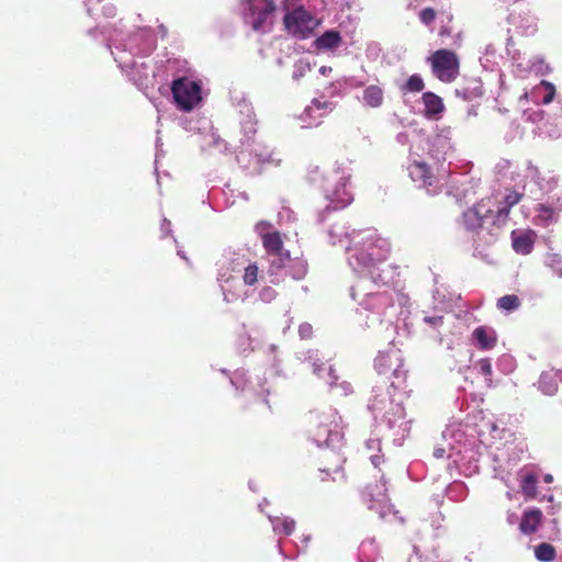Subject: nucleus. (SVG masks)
<instances>
[{
	"label": "nucleus",
	"instance_id": "obj_41",
	"mask_svg": "<svg viewBox=\"0 0 562 562\" xmlns=\"http://www.w3.org/2000/svg\"><path fill=\"white\" fill-rule=\"evenodd\" d=\"M445 449L443 448H438V449H435L434 451V456L437 458V459H440V458H443L445 456Z\"/></svg>",
	"mask_w": 562,
	"mask_h": 562
},
{
	"label": "nucleus",
	"instance_id": "obj_43",
	"mask_svg": "<svg viewBox=\"0 0 562 562\" xmlns=\"http://www.w3.org/2000/svg\"><path fill=\"white\" fill-rule=\"evenodd\" d=\"M540 211L544 213V215L551 216L552 210L543 204L540 205Z\"/></svg>",
	"mask_w": 562,
	"mask_h": 562
},
{
	"label": "nucleus",
	"instance_id": "obj_46",
	"mask_svg": "<svg viewBox=\"0 0 562 562\" xmlns=\"http://www.w3.org/2000/svg\"><path fill=\"white\" fill-rule=\"evenodd\" d=\"M552 481V476L551 475H547L546 476V482H551Z\"/></svg>",
	"mask_w": 562,
	"mask_h": 562
},
{
	"label": "nucleus",
	"instance_id": "obj_25",
	"mask_svg": "<svg viewBox=\"0 0 562 562\" xmlns=\"http://www.w3.org/2000/svg\"><path fill=\"white\" fill-rule=\"evenodd\" d=\"M272 524L273 530L284 536H290L295 529V521L290 517L276 518Z\"/></svg>",
	"mask_w": 562,
	"mask_h": 562
},
{
	"label": "nucleus",
	"instance_id": "obj_30",
	"mask_svg": "<svg viewBox=\"0 0 562 562\" xmlns=\"http://www.w3.org/2000/svg\"><path fill=\"white\" fill-rule=\"evenodd\" d=\"M425 83L420 76L412 75L407 81L405 88L411 92H419L424 89Z\"/></svg>",
	"mask_w": 562,
	"mask_h": 562
},
{
	"label": "nucleus",
	"instance_id": "obj_36",
	"mask_svg": "<svg viewBox=\"0 0 562 562\" xmlns=\"http://www.w3.org/2000/svg\"><path fill=\"white\" fill-rule=\"evenodd\" d=\"M329 105H330V103H328L326 101L322 102V101L315 99L312 101V105L306 109V112L311 113L315 110H324V109H327Z\"/></svg>",
	"mask_w": 562,
	"mask_h": 562
},
{
	"label": "nucleus",
	"instance_id": "obj_26",
	"mask_svg": "<svg viewBox=\"0 0 562 562\" xmlns=\"http://www.w3.org/2000/svg\"><path fill=\"white\" fill-rule=\"evenodd\" d=\"M521 305L519 297L515 294H507L499 297L496 302L498 310L513 312Z\"/></svg>",
	"mask_w": 562,
	"mask_h": 562
},
{
	"label": "nucleus",
	"instance_id": "obj_3",
	"mask_svg": "<svg viewBox=\"0 0 562 562\" xmlns=\"http://www.w3.org/2000/svg\"><path fill=\"white\" fill-rule=\"evenodd\" d=\"M350 177L351 175L347 172L345 168L338 166L337 168L334 169L333 175V179L338 181L336 188L329 191L328 188H326L324 183H322V187L324 188L327 198L334 204V209L346 207L353 201V195L351 191L347 188L350 181ZM307 178L311 182L327 181V178L324 179L319 175V168L317 166H314L308 169Z\"/></svg>",
	"mask_w": 562,
	"mask_h": 562
},
{
	"label": "nucleus",
	"instance_id": "obj_14",
	"mask_svg": "<svg viewBox=\"0 0 562 562\" xmlns=\"http://www.w3.org/2000/svg\"><path fill=\"white\" fill-rule=\"evenodd\" d=\"M536 233L531 229L517 234L516 231L512 232V246L513 249L520 255H529L535 245Z\"/></svg>",
	"mask_w": 562,
	"mask_h": 562
},
{
	"label": "nucleus",
	"instance_id": "obj_34",
	"mask_svg": "<svg viewBox=\"0 0 562 562\" xmlns=\"http://www.w3.org/2000/svg\"><path fill=\"white\" fill-rule=\"evenodd\" d=\"M419 16L424 24L429 25L436 19V11L432 8H426L422 10Z\"/></svg>",
	"mask_w": 562,
	"mask_h": 562
},
{
	"label": "nucleus",
	"instance_id": "obj_4",
	"mask_svg": "<svg viewBox=\"0 0 562 562\" xmlns=\"http://www.w3.org/2000/svg\"><path fill=\"white\" fill-rule=\"evenodd\" d=\"M283 24L290 35L304 40L314 33L321 21L303 7H299L284 15Z\"/></svg>",
	"mask_w": 562,
	"mask_h": 562
},
{
	"label": "nucleus",
	"instance_id": "obj_47",
	"mask_svg": "<svg viewBox=\"0 0 562 562\" xmlns=\"http://www.w3.org/2000/svg\"><path fill=\"white\" fill-rule=\"evenodd\" d=\"M337 380V378H334V381H330V384H335V381Z\"/></svg>",
	"mask_w": 562,
	"mask_h": 562
},
{
	"label": "nucleus",
	"instance_id": "obj_38",
	"mask_svg": "<svg viewBox=\"0 0 562 562\" xmlns=\"http://www.w3.org/2000/svg\"><path fill=\"white\" fill-rule=\"evenodd\" d=\"M407 562H425L417 547H414L413 554L408 558Z\"/></svg>",
	"mask_w": 562,
	"mask_h": 562
},
{
	"label": "nucleus",
	"instance_id": "obj_33",
	"mask_svg": "<svg viewBox=\"0 0 562 562\" xmlns=\"http://www.w3.org/2000/svg\"><path fill=\"white\" fill-rule=\"evenodd\" d=\"M539 87H543L547 91V94L543 97V100H542V103L543 104H549L553 101L554 99V95H555V87L553 83L547 81V80H541L540 81V85Z\"/></svg>",
	"mask_w": 562,
	"mask_h": 562
},
{
	"label": "nucleus",
	"instance_id": "obj_16",
	"mask_svg": "<svg viewBox=\"0 0 562 562\" xmlns=\"http://www.w3.org/2000/svg\"><path fill=\"white\" fill-rule=\"evenodd\" d=\"M372 282L376 285H387L395 277V269L384 262L368 268Z\"/></svg>",
	"mask_w": 562,
	"mask_h": 562
},
{
	"label": "nucleus",
	"instance_id": "obj_24",
	"mask_svg": "<svg viewBox=\"0 0 562 562\" xmlns=\"http://www.w3.org/2000/svg\"><path fill=\"white\" fill-rule=\"evenodd\" d=\"M257 121L254 116L248 115L247 119L241 123V131L244 133V137L240 139V142L244 145H249L257 133Z\"/></svg>",
	"mask_w": 562,
	"mask_h": 562
},
{
	"label": "nucleus",
	"instance_id": "obj_5",
	"mask_svg": "<svg viewBox=\"0 0 562 562\" xmlns=\"http://www.w3.org/2000/svg\"><path fill=\"white\" fill-rule=\"evenodd\" d=\"M434 76L445 83L454 81L460 74V61L458 55L450 49H438L429 57Z\"/></svg>",
	"mask_w": 562,
	"mask_h": 562
},
{
	"label": "nucleus",
	"instance_id": "obj_37",
	"mask_svg": "<svg viewBox=\"0 0 562 562\" xmlns=\"http://www.w3.org/2000/svg\"><path fill=\"white\" fill-rule=\"evenodd\" d=\"M426 323L432 325V326H440L443 324V317L442 316H427L424 319Z\"/></svg>",
	"mask_w": 562,
	"mask_h": 562
},
{
	"label": "nucleus",
	"instance_id": "obj_42",
	"mask_svg": "<svg viewBox=\"0 0 562 562\" xmlns=\"http://www.w3.org/2000/svg\"><path fill=\"white\" fill-rule=\"evenodd\" d=\"M301 333H302L303 337H307L311 333V326H308V325L302 326Z\"/></svg>",
	"mask_w": 562,
	"mask_h": 562
},
{
	"label": "nucleus",
	"instance_id": "obj_15",
	"mask_svg": "<svg viewBox=\"0 0 562 562\" xmlns=\"http://www.w3.org/2000/svg\"><path fill=\"white\" fill-rule=\"evenodd\" d=\"M542 518L543 515L539 508H530L525 510L519 524V530L524 535L535 533L538 530V527L540 526Z\"/></svg>",
	"mask_w": 562,
	"mask_h": 562
},
{
	"label": "nucleus",
	"instance_id": "obj_13",
	"mask_svg": "<svg viewBox=\"0 0 562 562\" xmlns=\"http://www.w3.org/2000/svg\"><path fill=\"white\" fill-rule=\"evenodd\" d=\"M472 337L480 350H491L497 344V334L494 328L488 326L476 327L472 333Z\"/></svg>",
	"mask_w": 562,
	"mask_h": 562
},
{
	"label": "nucleus",
	"instance_id": "obj_17",
	"mask_svg": "<svg viewBox=\"0 0 562 562\" xmlns=\"http://www.w3.org/2000/svg\"><path fill=\"white\" fill-rule=\"evenodd\" d=\"M425 110L424 114L429 119H437L445 110L442 99L434 92H425L422 97Z\"/></svg>",
	"mask_w": 562,
	"mask_h": 562
},
{
	"label": "nucleus",
	"instance_id": "obj_28",
	"mask_svg": "<svg viewBox=\"0 0 562 562\" xmlns=\"http://www.w3.org/2000/svg\"><path fill=\"white\" fill-rule=\"evenodd\" d=\"M259 268L256 262H246L244 267L243 280L246 285H254L258 281Z\"/></svg>",
	"mask_w": 562,
	"mask_h": 562
},
{
	"label": "nucleus",
	"instance_id": "obj_7",
	"mask_svg": "<svg viewBox=\"0 0 562 562\" xmlns=\"http://www.w3.org/2000/svg\"><path fill=\"white\" fill-rule=\"evenodd\" d=\"M350 295L360 305L371 311H384L393 305L392 295L387 292H367L366 279H360L350 288Z\"/></svg>",
	"mask_w": 562,
	"mask_h": 562
},
{
	"label": "nucleus",
	"instance_id": "obj_1",
	"mask_svg": "<svg viewBox=\"0 0 562 562\" xmlns=\"http://www.w3.org/2000/svg\"><path fill=\"white\" fill-rule=\"evenodd\" d=\"M312 437L317 446H333L342 439L341 417L337 411L316 413L312 418Z\"/></svg>",
	"mask_w": 562,
	"mask_h": 562
},
{
	"label": "nucleus",
	"instance_id": "obj_9",
	"mask_svg": "<svg viewBox=\"0 0 562 562\" xmlns=\"http://www.w3.org/2000/svg\"><path fill=\"white\" fill-rule=\"evenodd\" d=\"M374 367L379 374L386 375L390 379L391 385L398 387L401 382L406 379V370L400 359L390 353H379L374 360Z\"/></svg>",
	"mask_w": 562,
	"mask_h": 562
},
{
	"label": "nucleus",
	"instance_id": "obj_2",
	"mask_svg": "<svg viewBox=\"0 0 562 562\" xmlns=\"http://www.w3.org/2000/svg\"><path fill=\"white\" fill-rule=\"evenodd\" d=\"M463 225L470 232L487 228H502L503 224L496 221L495 202L492 198H483L463 212Z\"/></svg>",
	"mask_w": 562,
	"mask_h": 562
},
{
	"label": "nucleus",
	"instance_id": "obj_12",
	"mask_svg": "<svg viewBox=\"0 0 562 562\" xmlns=\"http://www.w3.org/2000/svg\"><path fill=\"white\" fill-rule=\"evenodd\" d=\"M274 11L273 2H266L263 8L249 7L245 12L246 23H250L255 31H266L269 15Z\"/></svg>",
	"mask_w": 562,
	"mask_h": 562
},
{
	"label": "nucleus",
	"instance_id": "obj_18",
	"mask_svg": "<svg viewBox=\"0 0 562 562\" xmlns=\"http://www.w3.org/2000/svg\"><path fill=\"white\" fill-rule=\"evenodd\" d=\"M521 198L522 194L518 193L517 191H510L509 193H507L504 198L503 205L495 207L496 221L498 223H502L504 226L508 220L510 209L518 204Z\"/></svg>",
	"mask_w": 562,
	"mask_h": 562
},
{
	"label": "nucleus",
	"instance_id": "obj_40",
	"mask_svg": "<svg viewBox=\"0 0 562 562\" xmlns=\"http://www.w3.org/2000/svg\"><path fill=\"white\" fill-rule=\"evenodd\" d=\"M439 35L440 36H450L451 35V30L448 26L442 25L440 31H439Z\"/></svg>",
	"mask_w": 562,
	"mask_h": 562
},
{
	"label": "nucleus",
	"instance_id": "obj_11",
	"mask_svg": "<svg viewBox=\"0 0 562 562\" xmlns=\"http://www.w3.org/2000/svg\"><path fill=\"white\" fill-rule=\"evenodd\" d=\"M408 172L414 182H419L429 193L435 192L432 188L436 187L437 179L425 162L413 161L408 166Z\"/></svg>",
	"mask_w": 562,
	"mask_h": 562
},
{
	"label": "nucleus",
	"instance_id": "obj_8",
	"mask_svg": "<svg viewBox=\"0 0 562 562\" xmlns=\"http://www.w3.org/2000/svg\"><path fill=\"white\" fill-rule=\"evenodd\" d=\"M171 92L177 106L186 112L191 111L201 100V88L199 83L188 78L173 80Z\"/></svg>",
	"mask_w": 562,
	"mask_h": 562
},
{
	"label": "nucleus",
	"instance_id": "obj_10",
	"mask_svg": "<svg viewBox=\"0 0 562 562\" xmlns=\"http://www.w3.org/2000/svg\"><path fill=\"white\" fill-rule=\"evenodd\" d=\"M362 497L370 509H382L390 503L385 482L369 484L362 492Z\"/></svg>",
	"mask_w": 562,
	"mask_h": 562
},
{
	"label": "nucleus",
	"instance_id": "obj_31",
	"mask_svg": "<svg viewBox=\"0 0 562 562\" xmlns=\"http://www.w3.org/2000/svg\"><path fill=\"white\" fill-rule=\"evenodd\" d=\"M477 368H479V372L484 375L486 378V380L488 381V384H491L492 382V363H491V360L487 359V358H484V359H480L476 363Z\"/></svg>",
	"mask_w": 562,
	"mask_h": 562
},
{
	"label": "nucleus",
	"instance_id": "obj_27",
	"mask_svg": "<svg viewBox=\"0 0 562 562\" xmlns=\"http://www.w3.org/2000/svg\"><path fill=\"white\" fill-rule=\"evenodd\" d=\"M537 476L532 473H529L524 476L520 487L525 496L527 497H536L537 494Z\"/></svg>",
	"mask_w": 562,
	"mask_h": 562
},
{
	"label": "nucleus",
	"instance_id": "obj_19",
	"mask_svg": "<svg viewBox=\"0 0 562 562\" xmlns=\"http://www.w3.org/2000/svg\"><path fill=\"white\" fill-rule=\"evenodd\" d=\"M263 249L268 256L284 251L283 239L279 232H269L261 235Z\"/></svg>",
	"mask_w": 562,
	"mask_h": 562
},
{
	"label": "nucleus",
	"instance_id": "obj_20",
	"mask_svg": "<svg viewBox=\"0 0 562 562\" xmlns=\"http://www.w3.org/2000/svg\"><path fill=\"white\" fill-rule=\"evenodd\" d=\"M341 44V36L338 31L329 30L314 41L317 49H335Z\"/></svg>",
	"mask_w": 562,
	"mask_h": 562
},
{
	"label": "nucleus",
	"instance_id": "obj_29",
	"mask_svg": "<svg viewBox=\"0 0 562 562\" xmlns=\"http://www.w3.org/2000/svg\"><path fill=\"white\" fill-rule=\"evenodd\" d=\"M306 272V263L302 259H294L289 262V273L294 280H301Z\"/></svg>",
	"mask_w": 562,
	"mask_h": 562
},
{
	"label": "nucleus",
	"instance_id": "obj_21",
	"mask_svg": "<svg viewBox=\"0 0 562 562\" xmlns=\"http://www.w3.org/2000/svg\"><path fill=\"white\" fill-rule=\"evenodd\" d=\"M268 273L269 276H278L279 272L284 269L291 261V255L289 250L281 251L270 256Z\"/></svg>",
	"mask_w": 562,
	"mask_h": 562
},
{
	"label": "nucleus",
	"instance_id": "obj_35",
	"mask_svg": "<svg viewBox=\"0 0 562 562\" xmlns=\"http://www.w3.org/2000/svg\"><path fill=\"white\" fill-rule=\"evenodd\" d=\"M246 262H248V259H246L244 256L233 259L231 261V270L233 272H239L241 268L244 269Z\"/></svg>",
	"mask_w": 562,
	"mask_h": 562
},
{
	"label": "nucleus",
	"instance_id": "obj_45",
	"mask_svg": "<svg viewBox=\"0 0 562 562\" xmlns=\"http://www.w3.org/2000/svg\"><path fill=\"white\" fill-rule=\"evenodd\" d=\"M442 16L446 18L447 22H451L452 21V14L451 13H442Z\"/></svg>",
	"mask_w": 562,
	"mask_h": 562
},
{
	"label": "nucleus",
	"instance_id": "obj_44",
	"mask_svg": "<svg viewBox=\"0 0 562 562\" xmlns=\"http://www.w3.org/2000/svg\"><path fill=\"white\" fill-rule=\"evenodd\" d=\"M371 461H372V463H373L375 467H379V465H380V463H381V461H382V458H381V457H379V456H373V457L371 458Z\"/></svg>",
	"mask_w": 562,
	"mask_h": 562
},
{
	"label": "nucleus",
	"instance_id": "obj_39",
	"mask_svg": "<svg viewBox=\"0 0 562 562\" xmlns=\"http://www.w3.org/2000/svg\"><path fill=\"white\" fill-rule=\"evenodd\" d=\"M268 394H269L268 391H262V393L260 395V404L263 407H266L268 411H270V405H269V401H268Z\"/></svg>",
	"mask_w": 562,
	"mask_h": 562
},
{
	"label": "nucleus",
	"instance_id": "obj_6",
	"mask_svg": "<svg viewBox=\"0 0 562 562\" xmlns=\"http://www.w3.org/2000/svg\"><path fill=\"white\" fill-rule=\"evenodd\" d=\"M389 255V241L372 234L368 237L363 248L360 249L355 257L359 265L371 268L375 265H384Z\"/></svg>",
	"mask_w": 562,
	"mask_h": 562
},
{
	"label": "nucleus",
	"instance_id": "obj_32",
	"mask_svg": "<svg viewBox=\"0 0 562 562\" xmlns=\"http://www.w3.org/2000/svg\"><path fill=\"white\" fill-rule=\"evenodd\" d=\"M329 457H335L336 458L335 464L333 467L324 465L323 468H319V471L326 473L327 475L340 473L341 472V460H340V458L337 454H335L334 452L328 453L326 456V459H329Z\"/></svg>",
	"mask_w": 562,
	"mask_h": 562
},
{
	"label": "nucleus",
	"instance_id": "obj_22",
	"mask_svg": "<svg viewBox=\"0 0 562 562\" xmlns=\"http://www.w3.org/2000/svg\"><path fill=\"white\" fill-rule=\"evenodd\" d=\"M362 99L370 108H379L383 103V90L379 86L371 85L364 89Z\"/></svg>",
	"mask_w": 562,
	"mask_h": 562
},
{
	"label": "nucleus",
	"instance_id": "obj_23",
	"mask_svg": "<svg viewBox=\"0 0 562 562\" xmlns=\"http://www.w3.org/2000/svg\"><path fill=\"white\" fill-rule=\"evenodd\" d=\"M535 557L540 562H552L557 558V550L552 544L541 542L535 548Z\"/></svg>",
	"mask_w": 562,
	"mask_h": 562
}]
</instances>
